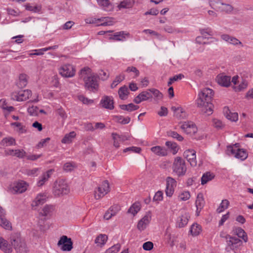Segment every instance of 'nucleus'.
<instances>
[{"instance_id": "obj_1", "label": "nucleus", "mask_w": 253, "mask_h": 253, "mask_svg": "<svg viewBox=\"0 0 253 253\" xmlns=\"http://www.w3.org/2000/svg\"><path fill=\"white\" fill-rule=\"evenodd\" d=\"M197 100L198 107L201 108L202 113L209 116L213 113V105L211 103L213 96V91L209 88H205L199 93Z\"/></svg>"}, {"instance_id": "obj_2", "label": "nucleus", "mask_w": 253, "mask_h": 253, "mask_svg": "<svg viewBox=\"0 0 253 253\" xmlns=\"http://www.w3.org/2000/svg\"><path fill=\"white\" fill-rule=\"evenodd\" d=\"M80 79L84 82L85 87L89 90L95 92L98 89L97 78L91 74V69L85 67L81 70L79 74Z\"/></svg>"}, {"instance_id": "obj_3", "label": "nucleus", "mask_w": 253, "mask_h": 253, "mask_svg": "<svg viewBox=\"0 0 253 253\" xmlns=\"http://www.w3.org/2000/svg\"><path fill=\"white\" fill-rule=\"evenodd\" d=\"M10 242L16 253H28L29 252L25 240L20 234L16 233L12 235L10 237Z\"/></svg>"}, {"instance_id": "obj_4", "label": "nucleus", "mask_w": 253, "mask_h": 253, "mask_svg": "<svg viewBox=\"0 0 253 253\" xmlns=\"http://www.w3.org/2000/svg\"><path fill=\"white\" fill-rule=\"evenodd\" d=\"M69 192V186L65 180L59 179L55 181L53 187V194L54 196L60 197Z\"/></svg>"}, {"instance_id": "obj_5", "label": "nucleus", "mask_w": 253, "mask_h": 253, "mask_svg": "<svg viewBox=\"0 0 253 253\" xmlns=\"http://www.w3.org/2000/svg\"><path fill=\"white\" fill-rule=\"evenodd\" d=\"M173 173L178 177L184 176L187 171L185 161L180 157L175 158L172 165Z\"/></svg>"}, {"instance_id": "obj_6", "label": "nucleus", "mask_w": 253, "mask_h": 253, "mask_svg": "<svg viewBox=\"0 0 253 253\" xmlns=\"http://www.w3.org/2000/svg\"><path fill=\"white\" fill-rule=\"evenodd\" d=\"M225 239L227 243L226 250L227 252H229L231 250L235 252V250L241 247L243 244V242L241 240L236 237H233L229 235L225 236Z\"/></svg>"}, {"instance_id": "obj_7", "label": "nucleus", "mask_w": 253, "mask_h": 253, "mask_svg": "<svg viewBox=\"0 0 253 253\" xmlns=\"http://www.w3.org/2000/svg\"><path fill=\"white\" fill-rule=\"evenodd\" d=\"M209 3L212 8L219 9L221 11L227 14L231 13L234 9L231 5L223 3L221 0H211Z\"/></svg>"}, {"instance_id": "obj_8", "label": "nucleus", "mask_w": 253, "mask_h": 253, "mask_svg": "<svg viewBox=\"0 0 253 253\" xmlns=\"http://www.w3.org/2000/svg\"><path fill=\"white\" fill-rule=\"evenodd\" d=\"M32 95V91L29 89L21 90L13 92L11 94V98L13 100L23 101L29 99Z\"/></svg>"}, {"instance_id": "obj_9", "label": "nucleus", "mask_w": 253, "mask_h": 253, "mask_svg": "<svg viewBox=\"0 0 253 253\" xmlns=\"http://www.w3.org/2000/svg\"><path fill=\"white\" fill-rule=\"evenodd\" d=\"M57 246L63 251H70L73 248V242L67 236H62L59 240Z\"/></svg>"}, {"instance_id": "obj_10", "label": "nucleus", "mask_w": 253, "mask_h": 253, "mask_svg": "<svg viewBox=\"0 0 253 253\" xmlns=\"http://www.w3.org/2000/svg\"><path fill=\"white\" fill-rule=\"evenodd\" d=\"M59 72L62 77L71 78L75 75L76 70L73 65L65 64L60 68Z\"/></svg>"}, {"instance_id": "obj_11", "label": "nucleus", "mask_w": 253, "mask_h": 253, "mask_svg": "<svg viewBox=\"0 0 253 253\" xmlns=\"http://www.w3.org/2000/svg\"><path fill=\"white\" fill-rule=\"evenodd\" d=\"M109 191V185L108 181H103L95 191L94 197L96 199H99L104 196Z\"/></svg>"}, {"instance_id": "obj_12", "label": "nucleus", "mask_w": 253, "mask_h": 253, "mask_svg": "<svg viewBox=\"0 0 253 253\" xmlns=\"http://www.w3.org/2000/svg\"><path fill=\"white\" fill-rule=\"evenodd\" d=\"M180 128L185 133L194 134L197 131V127L192 122H185L180 126Z\"/></svg>"}, {"instance_id": "obj_13", "label": "nucleus", "mask_w": 253, "mask_h": 253, "mask_svg": "<svg viewBox=\"0 0 253 253\" xmlns=\"http://www.w3.org/2000/svg\"><path fill=\"white\" fill-rule=\"evenodd\" d=\"M166 195L171 197L173 194L174 187L176 186V181L173 178L169 176L166 179Z\"/></svg>"}, {"instance_id": "obj_14", "label": "nucleus", "mask_w": 253, "mask_h": 253, "mask_svg": "<svg viewBox=\"0 0 253 253\" xmlns=\"http://www.w3.org/2000/svg\"><path fill=\"white\" fill-rule=\"evenodd\" d=\"M183 155L191 166L195 167L197 165L196 152L194 150H186L184 151Z\"/></svg>"}, {"instance_id": "obj_15", "label": "nucleus", "mask_w": 253, "mask_h": 253, "mask_svg": "<svg viewBox=\"0 0 253 253\" xmlns=\"http://www.w3.org/2000/svg\"><path fill=\"white\" fill-rule=\"evenodd\" d=\"M114 103L113 98L109 96H103L100 101L102 107L109 110L114 108Z\"/></svg>"}, {"instance_id": "obj_16", "label": "nucleus", "mask_w": 253, "mask_h": 253, "mask_svg": "<svg viewBox=\"0 0 253 253\" xmlns=\"http://www.w3.org/2000/svg\"><path fill=\"white\" fill-rule=\"evenodd\" d=\"M151 220V213L150 212L147 213L139 221L137 224L138 229L140 231L144 230L149 225Z\"/></svg>"}, {"instance_id": "obj_17", "label": "nucleus", "mask_w": 253, "mask_h": 253, "mask_svg": "<svg viewBox=\"0 0 253 253\" xmlns=\"http://www.w3.org/2000/svg\"><path fill=\"white\" fill-rule=\"evenodd\" d=\"M27 189V184L23 181H17L13 183L12 191L14 193H22Z\"/></svg>"}, {"instance_id": "obj_18", "label": "nucleus", "mask_w": 253, "mask_h": 253, "mask_svg": "<svg viewBox=\"0 0 253 253\" xmlns=\"http://www.w3.org/2000/svg\"><path fill=\"white\" fill-rule=\"evenodd\" d=\"M216 80L218 84L223 86L228 87L231 84V77L224 73L218 75Z\"/></svg>"}, {"instance_id": "obj_19", "label": "nucleus", "mask_w": 253, "mask_h": 253, "mask_svg": "<svg viewBox=\"0 0 253 253\" xmlns=\"http://www.w3.org/2000/svg\"><path fill=\"white\" fill-rule=\"evenodd\" d=\"M189 214L187 212H184L177 217L176 226L179 228H182L188 223Z\"/></svg>"}, {"instance_id": "obj_20", "label": "nucleus", "mask_w": 253, "mask_h": 253, "mask_svg": "<svg viewBox=\"0 0 253 253\" xmlns=\"http://www.w3.org/2000/svg\"><path fill=\"white\" fill-rule=\"evenodd\" d=\"M205 202L203 194L202 193H199L197 196L195 205L197 208L196 214L197 215H199V213L202 209L204 207Z\"/></svg>"}, {"instance_id": "obj_21", "label": "nucleus", "mask_w": 253, "mask_h": 253, "mask_svg": "<svg viewBox=\"0 0 253 253\" xmlns=\"http://www.w3.org/2000/svg\"><path fill=\"white\" fill-rule=\"evenodd\" d=\"M130 34L129 33L126 31H120L116 32L110 37V39L118 41H124L126 40V37H129Z\"/></svg>"}, {"instance_id": "obj_22", "label": "nucleus", "mask_w": 253, "mask_h": 253, "mask_svg": "<svg viewBox=\"0 0 253 253\" xmlns=\"http://www.w3.org/2000/svg\"><path fill=\"white\" fill-rule=\"evenodd\" d=\"M152 97V96L150 92L148 91H144L141 92L136 97H135L133 99V101L136 104H139L141 102L146 101Z\"/></svg>"}, {"instance_id": "obj_23", "label": "nucleus", "mask_w": 253, "mask_h": 253, "mask_svg": "<svg viewBox=\"0 0 253 253\" xmlns=\"http://www.w3.org/2000/svg\"><path fill=\"white\" fill-rule=\"evenodd\" d=\"M221 38L223 40L234 45H240L242 47L243 46V43L239 40H238L237 38L235 37L230 36L229 35L223 34L221 36Z\"/></svg>"}, {"instance_id": "obj_24", "label": "nucleus", "mask_w": 253, "mask_h": 253, "mask_svg": "<svg viewBox=\"0 0 253 253\" xmlns=\"http://www.w3.org/2000/svg\"><path fill=\"white\" fill-rule=\"evenodd\" d=\"M46 195L44 193L38 194L32 203L31 205L32 207H36L41 205H42L46 202Z\"/></svg>"}, {"instance_id": "obj_25", "label": "nucleus", "mask_w": 253, "mask_h": 253, "mask_svg": "<svg viewBox=\"0 0 253 253\" xmlns=\"http://www.w3.org/2000/svg\"><path fill=\"white\" fill-rule=\"evenodd\" d=\"M11 244H8L7 241L0 237V249L5 253H11L12 252Z\"/></svg>"}, {"instance_id": "obj_26", "label": "nucleus", "mask_w": 253, "mask_h": 253, "mask_svg": "<svg viewBox=\"0 0 253 253\" xmlns=\"http://www.w3.org/2000/svg\"><path fill=\"white\" fill-rule=\"evenodd\" d=\"M223 112L226 118L233 122H236L238 119V113L231 112L228 107H225L223 109Z\"/></svg>"}, {"instance_id": "obj_27", "label": "nucleus", "mask_w": 253, "mask_h": 253, "mask_svg": "<svg viewBox=\"0 0 253 253\" xmlns=\"http://www.w3.org/2000/svg\"><path fill=\"white\" fill-rule=\"evenodd\" d=\"M151 150L154 153L160 156H165L168 154L167 149L160 146L152 147Z\"/></svg>"}, {"instance_id": "obj_28", "label": "nucleus", "mask_w": 253, "mask_h": 253, "mask_svg": "<svg viewBox=\"0 0 253 253\" xmlns=\"http://www.w3.org/2000/svg\"><path fill=\"white\" fill-rule=\"evenodd\" d=\"M108 240V236L105 234H100L95 239L94 243L97 246L102 247L106 243Z\"/></svg>"}, {"instance_id": "obj_29", "label": "nucleus", "mask_w": 253, "mask_h": 253, "mask_svg": "<svg viewBox=\"0 0 253 253\" xmlns=\"http://www.w3.org/2000/svg\"><path fill=\"white\" fill-rule=\"evenodd\" d=\"M97 1L104 10L111 11L113 9L112 4L108 0H97Z\"/></svg>"}, {"instance_id": "obj_30", "label": "nucleus", "mask_w": 253, "mask_h": 253, "mask_svg": "<svg viewBox=\"0 0 253 253\" xmlns=\"http://www.w3.org/2000/svg\"><path fill=\"white\" fill-rule=\"evenodd\" d=\"M51 172V170H48L44 172L42 175L40 177L39 180L37 182L38 186L40 187L42 186L44 183L47 181L49 178Z\"/></svg>"}, {"instance_id": "obj_31", "label": "nucleus", "mask_w": 253, "mask_h": 253, "mask_svg": "<svg viewBox=\"0 0 253 253\" xmlns=\"http://www.w3.org/2000/svg\"><path fill=\"white\" fill-rule=\"evenodd\" d=\"M129 93L128 89L126 85L122 86L118 90L119 97L122 100L126 99Z\"/></svg>"}, {"instance_id": "obj_32", "label": "nucleus", "mask_w": 253, "mask_h": 253, "mask_svg": "<svg viewBox=\"0 0 253 253\" xmlns=\"http://www.w3.org/2000/svg\"><path fill=\"white\" fill-rule=\"evenodd\" d=\"M7 153L8 155L16 156L19 158H23L26 154V152L23 150H9L7 151Z\"/></svg>"}, {"instance_id": "obj_33", "label": "nucleus", "mask_w": 253, "mask_h": 253, "mask_svg": "<svg viewBox=\"0 0 253 253\" xmlns=\"http://www.w3.org/2000/svg\"><path fill=\"white\" fill-rule=\"evenodd\" d=\"M76 135V133L75 131L70 132L64 136L61 142L62 143L64 144L70 143L72 142L73 139L75 137Z\"/></svg>"}, {"instance_id": "obj_34", "label": "nucleus", "mask_w": 253, "mask_h": 253, "mask_svg": "<svg viewBox=\"0 0 253 253\" xmlns=\"http://www.w3.org/2000/svg\"><path fill=\"white\" fill-rule=\"evenodd\" d=\"M214 177L213 173L210 172H207L203 174L201 177V184L204 185L209 181L211 180Z\"/></svg>"}, {"instance_id": "obj_35", "label": "nucleus", "mask_w": 253, "mask_h": 253, "mask_svg": "<svg viewBox=\"0 0 253 253\" xmlns=\"http://www.w3.org/2000/svg\"><path fill=\"white\" fill-rule=\"evenodd\" d=\"M28 83L27 76L25 74H21L19 77V81L17 85L19 88H23L26 86Z\"/></svg>"}, {"instance_id": "obj_36", "label": "nucleus", "mask_w": 253, "mask_h": 253, "mask_svg": "<svg viewBox=\"0 0 253 253\" xmlns=\"http://www.w3.org/2000/svg\"><path fill=\"white\" fill-rule=\"evenodd\" d=\"M0 107L8 113L11 112L14 110V108L12 106H8L4 99L0 100Z\"/></svg>"}, {"instance_id": "obj_37", "label": "nucleus", "mask_w": 253, "mask_h": 253, "mask_svg": "<svg viewBox=\"0 0 253 253\" xmlns=\"http://www.w3.org/2000/svg\"><path fill=\"white\" fill-rule=\"evenodd\" d=\"M0 225L7 230H11L12 228L10 223L4 217V215H0Z\"/></svg>"}, {"instance_id": "obj_38", "label": "nucleus", "mask_w": 253, "mask_h": 253, "mask_svg": "<svg viewBox=\"0 0 253 253\" xmlns=\"http://www.w3.org/2000/svg\"><path fill=\"white\" fill-rule=\"evenodd\" d=\"M234 233L239 238H242L245 242H247L248 237L245 231L240 227L235 228Z\"/></svg>"}, {"instance_id": "obj_39", "label": "nucleus", "mask_w": 253, "mask_h": 253, "mask_svg": "<svg viewBox=\"0 0 253 253\" xmlns=\"http://www.w3.org/2000/svg\"><path fill=\"white\" fill-rule=\"evenodd\" d=\"M235 157L241 160H245L248 157V153L243 149H238L235 154Z\"/></svg>"}, {"instance_id": "obj_40", "label": "nucleus", "mask_w": 253, "mask_h": 253, "mask_svg": "<svg viewBox=\"0 0 253 253\" xmlns=\"http://www.w3.org/2000/svg\"><path fill=\"white\" fill-rule=\"evenodd\" d=\"M120 108L122 110H126L128 112H131L137 110L139 108V106L134 105L133 103H129L127 105H120Z\"/></svg>"}, {"instance_id": "obj_41", "label": "nucleus", "mask_w": 253, "mask_h": 253, "mask_svg": "<svg viewBox=\"0 0 253 253\" xmlns=\"http://www.w3.org/2000/svg\"><path fill=\"white\" fill-rule=\"evenodd\" d=\"M140 209L141 205L140 203L135 202L129 208L128 212L134 215L140 211Z\"/></svg>"}, {"instance_id": "obj_42", "label": "nucleus", "mask_w": 253, "mask_h": 253, "mask_svg": "<svg viewBox=\"0 0 253 253\" xmlns=\"http://www.w3.org/2000/svg\"><path fill=\"white\" fill-rule=\"evenodd\" d=\"M53 210V207L51 205H45L42 211L40 212V214L42 216H47L50 215Z\"/></svg>"}, {"instance_id": "obj_43", "label": "nucleus", "mask_w": 253, "mask_h": 253, "mask_svg": "<svg viewBox=\"0 0 253 253\" xmlns=\"http://www.w3.org/2000/svg\"><path fill=\"white\" fill-rule=\"evenodd\" d=\"M166 145L171 150V153L175 155L177 153L178 149L177 148V144L171 141H167Z\"/></svg>"}, {"instance_id": "obj_44", "label": "nucleus", "mask_w": 253, "mask_h": 253, "mask_svg": "<svg viewBox=\"0 0 253 253\" xmlns=\"http://www.w3.org/2000/svg\"><path fill=\"white\" fill-rule=\"evenodd\" d=\"M201 231V226L197 223L193 224L190 228V232L193 236H197L199 235Z\"/></svg>"}, {"instance_id": "obj_45", "label": "nucleus", "mask_w": 253, "mask_h": 253, "mask_svg": "<svg viewBox=\"0 0 253 253\" xmlns=\"http://www.w3.org/2000/svg\"><path fill=\"white\" fill-rule=\"evenodd\" d=\"M167 135L169 137H171L174 139H176L179 141H182L184 139L181 135L179 134L177 132L174 131L170 130L168 131Z\"/></svg>"}, {"instance_id": "obj_46", "label": "nucleus", "mask_w": 253, "mask_h": 253, "mask_svg": "<svg viewBox=\"0 0 253 253\" xmlns=\"http://www.w3.org/2000/svg\"><path fill=\"white\" fill-rule=\"evenodd\" d=\"M229 205V202L228 200L225 199L222 201L219 208L217 209V211L220 213L225 209H227Z\"/></svg>"}, {"instance_id": "obj_47", "label": "nucleus", "mask_w": 253, "mask_h": 253, "mask_svg": "<svg viewBox=\"0 0 253 253\" xmlns=\"http://www.w3.org/2000/svg\"><path fill=\"white\" fill-rule=\"evenodd\" d=\"M248 86V82L245 80H243L241 84L238 86H234V89L236 92H239L245 89Z\"/></svg>"}, {"instance_id": "obj_48", "label": "nucleus", "mask_w": 253, "mask_h": 253, "mask_svg": "<svg viewBox=\"0 0 253 253\" xmlns=\"http://www.w3.org/2000/svg\"><path fill=\"white\" fill-rule=\"evenodd\" d=\"M112 136L113 137V139L114 140V142H113L114 146L116 148H118L120 147V143L122 142L119 140V139L120 138V135H119L116 133H112Z\"/></svg>"}, {"instance_id": "obj_49", "label": "nucleus", "mask_w": 253, "mask_h": 253, "mask_svg": "<svg viewBox=\"0 0 253 253\" xmlns=\"http://www.w3.org/2000/svg\"><path fill=\"white\" fill-rule=\"evenodd\" d=\"M125 79V76L124 75H119L117 76L115 80L113 82L112 84H111V87L112 88H113L115 87L118 84L121 83L122 81H123Z\"/></svg>"}, {"instance_id": "obj_50", "label": "nucleus", "mask_w": 253, "mask_h": 253, "mask_svg": "<svg viewBox=\"0 0 253 253\" xmlns=\"http://www.w3.org/2000/svg\"><path fill=\"white\" fill-rule=\"evenodd\" d=\"M121 248V245L117 244L108 249L105 253H117Z\"/></svg>"}, {"instance_id": "obj_51", "label": "nucleus", "mask_w": 253, "mask_h": 253, "mask_svg": "<svg viewBox=\"0 0 253 253\" xmlns=\"http://www.w3.org/2000/svg\"><path fill=\"white\" fill-rule=\"evenodd\" d=\"M132 3L129 0H125L122 1L118 5L119 9L121 8H129L131 7Z\"/></svg>"}, {"instance_id": "obj_52", "label": "nucleus", "mask_w": 253, "mask_h": 253, "mask_svg": "<svg viewBox=\"0 0 253 253\" xmlns=\"http://www.w3.org/2000/svg\"><path fill=\"white\" fill-rule=\"evenodd\" d=\"M171 109L172 111L174 112V116L175 117H183V116H181L180 115H179V112L182 113V115H184V114L182 111V108L181 107H176L175 106H172L171 108Z\"/></svg>"}, {"instance_id": "obj_53", "label": "nucleus", "mask_w": 253, "mask_h": 253, "mask_svg": "<svg viewBox=\"0 0 253 253\" xmlns=\"http://www.w3.org/2000/svg\"><path fill=\"white\" fill-rule=\"evenodd\" d=\"M190 197V194L188 191H184L180 193L178 196V198L181 201H186Z\"/></svg>"}, {"instance_id": "obj_54", "label": "nucleus", "mask_w": 253, "mask_h": 253, "mask_svg": "<svg viewBox=\"0 0 253 253\" xmlns=\"http://www.w3.org/2000/svg\"><path fill=\"white\" fill-rule=\"evenodd\" d=\"M39 108L37 106H32L28 108V112L31 116H37L38 114Z\"/></svg>"}, {"instance_id": "obj_55", "label": "nucleus", "mask_w": 253, "mask_h": 253, "mask_svg": "<svg viewBox=\"0 0 253 253\" xmlns=\"http://www.w3.org/2000/svg\"><path fill=\"white\" fill-rule=\"evenodd\" d=\"M15 142V140L13 138H5L1 141V144L6 146L12 145Z\"/></svg>"}, {"instance_id": "obj_56", "label": "nucleus", "mask_w": 253, "mask_h": 253, "mask_svg": "<svg viewBox=\"0 0 253 253\" xmlns=\"http://www.w3.org/2000/svg\"><path fill=\"white\" fill-rule=\"evenodd\" d=\"M141 149L140 147L132 146L130 147H127L125 149H124L123 152L124 153H126L128 151H132L137 153H140L141 152Z\"/></svg>"}, {"instance_id": "obj_57", "label": "nucleus", "mask_w": 253, "mask_h": 253, "mask_svg": "<svg viewBox=\"0 0 253 253\" xmlns=\"http://www.w3.org/2000/svg\"><path fill=\"white\" fill-rule=\"evenodd\" d=\"M150 92L152 93L156 97L160 99L163 98V94L158 89L152 88L149 90Z\"/></svg>"}, {"instance_id": "obj_58", "label": "nucleus", "mask_w": 253, "mask_h": 253, "mask_svg": "<svg viewBox=\"0 0 253 253\" xmlns=\"http://www.w3.org/2000/svg\"><path fill=\"white\" fill-rule=\"evenodd\" d=\"M117 121L119 123L124 125L128 124L130 121V118L128 117L124 118V117L120 116L117 117Z\"/></svg>"}, {"instance_id": "obj_59", "label": "nucleus", "mask_w": 253, "mask_h": 253, "mask_svg": "<svg viewBox=\"0 0 253 253\" xmlns=\"http://www.w3.org/2000/svg\"><path fill=\"white\" fill-rule=\"evenodd\" d=\"M212 124L213 126L217 129H220L223 126L222 122L220 120L216 119H213L212 120Z\"/></svg>"}, {"instance_id": "obj_60", "label": "nucleus", "mask_w": 253, "mask_h": 253, "mask_svg": "<svg viewBox=\"0 0 253 253\" xmlns=\"http://www.w3.org/2000/svg\"><path fill=\"white\" fill-rule=\"evenodd\" d=\"M26 9L28 10L34 12H39L40 11L41 7L39 6H32L30 4H27Z\"/></svg>"}, {"instance_id": "obj_61", "label": "nucleus", "mask_w": 253, "mask_h": 253, "mask_svg": "<svg viewBox=\"0 0 253 253\" xmlns=\"http://www.w3.org/2000/svg\"><path fill=\"white\" fill-rule=\"evenodd\" d=\"M163 193L161 191L157 192L153 197V201H161L163 199Z\"/></svg>"}, {"instance_id": "obj_62", "label": "nucleus", "mask_w": 253, "mask_h": 253, "mask_svg": "<svg viewBox=\"0 0 253 253\" xmlns=\"http://www.w3.org/2000/svg\"><path fill=\"white\" fill-rule=\"evenodd\" d=\"M200 32L202 35L207 34L209 36H212L213 35L212 31L211 28H208L206 29H200Z\"/></svg>"}, {"instance_id": "obj_63", "label": "nucleus", "mask_w": 253, "mask_h": 253, "mask_svg": "<svg viewBox=\"0 0 253 253\" xmlns=\"http://www.w3.org/2000/svg\"><path fill=\"white\" fill-rule=\"evenodd\" d=\"M127 72H133L135 74V77H137L139 75V71L133 66L128 67L126 69Z\"/></svg>"}, {"instance_id": "obj_64", "label": "nucleus", "mask_w": 253, "mask_h": 253, "mask_svg": "<svg viewBox=\"0 0 253 253\" xmlns=\"http://www.w3.org/2000/svg\"><path fill=\"white\" fill-rule=\"evenodd\" d=\"M120 210V207L117 205L112 206L109 209V211H110L111 213H112L113 216H115Z\"/></svg>"}]
</instances>
